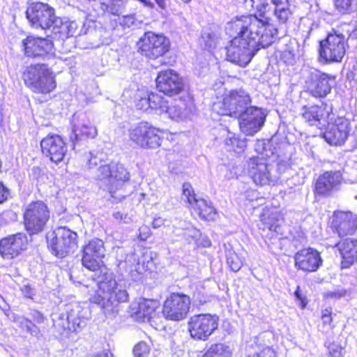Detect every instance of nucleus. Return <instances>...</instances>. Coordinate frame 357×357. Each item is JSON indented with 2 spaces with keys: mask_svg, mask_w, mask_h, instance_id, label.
<instances>
[{
  "mask_svg": "<svg viewBox=\"0 0 357 357\" xmlns=\"http://www.w3.org/2000/svg\"><path fill=\"white\" fill-rule=\"evenodd\" d=\"M265 13L259 17L242 16L235 22L238 35L226 48L227 59L240 66H247L258 50L270 46L277 38L278 29L270 24Z\"/></svg>",
  "mask_w": 357,
  "mask_h": 357,
  "instance_id": "f257e3e1",
  "label": "nucleus"
},
{
  "mask_svg": "<svg viewBox=\"0 0 357 357\" xmlns=\"http://www.w3.org/2000/svg\"><path fill=\"white\" fill-rule=\"evenodd\" d=\"M88 167L94 176V178L100 181V186L107 191L112 197L123 184L129 181L130 174L125 167L119 163L112 162L105 164L96 155L89 153Z\"/></svg>",
  "mask_w": 357,
  "mask_h": 357,
  "instance_id": "f03ea898",
  "label": "nucleus"
},
{
  "mask_svg": "<svg viewBox=\"0 0 357 357\" xmlns=\"http://www.w3.org/2000/svg\"><path fill=\"white\" fill-rule=\"evenodd\" d=\"M98 289L93 296L106 316H114L119 312V304L128 301L126 282L116 281L112 274L104 273L98 282Z\"/></svg>",
  "mask_w": 357,
  "mask_h": 357,
  "instance_id": "7ed1b4c3",
  "label": "nucleus"
},
{
  "mask_svg": "<svg viewBox=\"0 0 357 357\" xmlns=\"http://www.w3.org/2000/svg\"><path fill=\"white\" fill-rule=\"evenodd\" d=\"M25 84L33 92L49 94L56 86L55 74L45 63H38L28 66L23 73Z\"/></svg>",
  "mask_w": 357,
  "mask_h": 357,
  "instance_id": "20e7f679",
  "label": "nucleus"
},
{
  "mask_svg": "<svg viewBox=\"0 0 357 357\" xmlns=\"http://www.w3.org/2000/svg\"><path fill=\"white\" fill-rule=\"evenodd\" d=\"M348 38L337 29H333L326 39L319 45V56L324 63H340L342 61L348 47Z\"/></svg>",
  "mask_w": 357,
  "mask_h": 357,
  "instance_id": "39448f33",
  "label": "nucleus"
},
{
  "mask_svg": "<svg viewBox=\"0 0 357 357\" xmlns=\"http://www.w3.org/2000/svg\"><path fill=\"white\" fill-rule=\"evenodd\" d=\"M250 95L245 90L234 89L225 96L222 101L214 103L213 109L220 115L237 118L250 107Z\"/></svg>",
  "mask_w": 357,
  "mask_h": 357,
  "instance_id": "423d86ee",
  "label": "nucleus"
},
{
  "mask_svg": "<svg viewBox=\"0 0 357 357\" xmlns=\"http://www.w3.org/2000/svg\"><path fill=\"white\" fill-rule=\"evenodd\" d=\"M51 252L63 258L73 252L77 246V234L67 227H59L47 236Z\"/></svg>",
  "mask_w": 357,
  "mask_h": 357,
  "instance_id": "0eeeda50",
  "label": "nucleus"
},
{
  "mask_svg": "<svg viewBox=\"0 0 357 357\" xmlns=\"http://www.w3.org/2000/svg\"><path fill=\"white\" fill-rule=\"evenodd\" d=\"M23 218L24 227L29 234H38L45 229L50 218V211L44 202H32L26 206Z\"/></svg>",
  "mask_w": 357,
  "mask_h": 357,
  "instance_id": "6e6552de",
  "label": "nucleus"
},
{
  "mask_svg": "<svg viewBox=\"0 0 357 357\" xmlns=\"http://www.w3.org/2000/svg\"><path fill=\"white\" fill-rule=\"evenodd\" d=\"M138 52L149 59L155 60L162 56L170 49V41L163 34L146 31L137 43Z\"/></svg>",
  "mask_w": 357,
  "mask_h": 357,
  "instance_id": "1a4fd4ad",
  "label": "nucleus"
},
{
  "mask_svg": "<svg viewBox=\"0 0 357 357\" xmlns=\"http://www.w3.org/2000/svg\"><path fill=\"white\" fill-rule=\"evenodd\" d=\"M26 15L31 24L42 29H52L61 24V18L55 15L54 9L47 3L36 2L26 9Z\"/></svg>",
  "mask_w": 357,
  "mask_h": 357,
  "instance_id": "9d476101",
  "label": "nucleus"
},
{
  "mask_svg": "<svg viewBox=\"0 0 357 357\" xmlns=\"http://www.w3.org/2000/svg\"><path fill=\"white\" fill-rule=\"evenodd\" d=\"M190 296L183 293H172L164 301L162 314L169 321H178L186 318L190 308Z\"/></svg>",
  "mask_w": 357,
  "mask_h": 357,
  "instance_id": "9b49d317",
  "label": "nucleus"
},
{
  "mask_svg": "<svg viewBox=\"0 0 357 357\" xmlns=\"http://www.w3.org/2000/svg\"><path fill=\"white\" fill-rule=\"evenodd\" d=\"M218 317L210 314H195L188 321L190 336L197 340L205 341L218 328Z\"/></svg>",
  "mask_w": 357,
  "mask_h": 357,
  "instance_id": "f8f14e48",
  "label": "nucleus"
},
{
  "mask_svg": "<svg viewBox=\"0 0 357 357\" xmlns=\"http://www.w3.org/2000/svg\"><path fill=\"white\" fill-rule=\"evenodd\" d=\"M248 174L256 185L274 184L279 178L274 167L259 157H254L248 163Z\"/></svg>",
  "mask_w": 357,
  "mask_h": 357,
  "instance_id": "ddd939ff",
  "label": "nucleus"
},
{
  "mask_svg": "<svg viewBox=\"0 0 357 357\" xmlns=\"http://www.w3.org/2000/svg\"><path fill=\"white\" fill-rule=\"evenodd\" d=\"M305 84L310 93L315 98H324L335 85V77L317 69L309 70Z\"/></svg>",
  "mask_w": 357,
  "mask_h": 357,
  "instance_id": "4468645a",
  "label": "nucleus"
},
{
  "mask_svg": "<svg viewBox=\"0 0 357 357\" xmlns=\"http://www.w3.org/2000/svg\"><path fill=\"white\" fill-rule=\"evenodd\" d=\"M182 199L192 206L199 216L206 220H214L217 216L216 211L210 202L196 197L194 190L189 183L183 185Z\"/></svg>",
  "mask_w": 357,
  "mask_h": 357,
  "instance_id": "2eb2a0df",
  "label": "nucleus"
},
{
  "mask_svg": "<svg viewBox=\"0 0 357 357\" xmlns=\"http://www.w3.org/2000/svg\"><path fill=\"white\" fill-rule=\"evenodd\" d=\"M105 255L104 242L101 239L93 238L83 248L82 265L90 271H98L102 265V259Z\"/></svg>",
  "mask_w": 357,
  "mask_h": 357,
  "instance_id": "dca6fc26",
  "label": "nucleus"
},
{
  "mask_svg": "<svg viewBox=\"0 0 357 357\" xmlns=\"http://www.w3.org/2000/svg\"><path fill=\"white\" fill-rule=\"evenodd\" d=\"M184 86L182 77L173 70L161 71L156 78L158 90L168 96L179 94L184 90Z\"/></svg>",
  "mask_w": 357,
  "mask_h": 357,
  "instance_id": "f3484780",
  "label": "nucleus"
},
{
  "mask_svg": "<svg viewBox=\"0 0 357 357\" xmlns=\"http://www.w3.org/2000/svg\"><path fill=\"white\" fill-rule=\"evenodd\" d=\"M237 118L240 119L241 130L247 135H254L263 126L266 115L261 108L250 106L243 114Z\"/></svg>",
  "mask_w": 357,
  "mask_h": 357,
  "instance_id": "a211bd4d",
  "label": "nucleus"
},
{
  "mask_svg": "<svg viewBox=\"0 0 357 357\" xmlns=\"http://www.w3.org/2000/svg\"><path fill=\"white\" fill-rule=\"evenodd\" d=\"M43 153L55 163L61 162L67 153V146L63 138L57 134H48L40 142Z\"/></svg>",
  "mask_w": 357,
  "mask_h": 357,
  "instance_id": "6ab92c4d",
  "label": "nucleus"
},
{
  "mask_svg": "<svg viewBox=\"0 0 357 357\" xmlns=\"http://www.w3.org/2000/svg\"><path fill=\"white\" fill-rule=\"evenodd\" d=\"M24 54L33 58H46L53 55V43L51 40L33 36L22 41Z\"/></svg>",
  "mask_w": 357,
  "mask_h": 357,
  "instance_id": "aec40b11",
  "label": "nucleus"
},
{
  "mask_svg": "<svg viewBox=\"0 0 357 357\" xmlns=\"http://www.w3.org/2000/svg\"><path fill=\"white\" fill-rule=\"evenodd\" d=\"M98 135L96 127L87 119L86 114L80 116V120L75 123L69 136L73 149L83 144L87 139H93Z\"/></svg>",
  "mask_w": 357,
  "mask_h": 357,
  "instance_id": "412c9836",
  "label": "nucleus"
},
{
  "mask_svg": "<svg viewBox=\"0 0 357 357\" xmlns=\"http://www.w3.org/2000/svg\"><path fill=\"white\" fill-rule=\"evenodd\" d=\"M27 243L23 233L10 235L0 241V255L4 259H13L26 248Z\"/></svg>",
  "mask_w": 357,
  "mask_h": 357,
  "instance_id": "4be33fe9",
  "label": "nucleus"
},
{
  "mask_svg": "<svg viewBox=\"0 0 357 357\" xmlns=\"http://www.w3.org/2000/svg\"><path fill=\"white\" fill-rule=\"evenodd\" d=\"M295 267L305 272H314L322 265L319 252L312 248H303L294 255Z\"/></svg>",
  "mask_w": 357,
  "mask_h": 357,
  "instance_id": "5701e85b",
  "label": "nucleus"
},
{
  "mask_svg": "<svg viewBox=\"0 0 357 357\" xmlns=\"http://www.w3.org/2000/svg\"><path fill=\"white\" fill-rule=\"evenodd\" d=\"M350 123L344 117H337L333 123H329L324 138L331 145H341L349 136Z\"/></svg>",
  "mask_w": 357,
  "mask_h": 357,
  "instance_id": "b1692460",
  "label": "nucleus"
},
{
  "mask_svg": "<svg viewBox=\"0 0 357 357\" xmlns=\"http://www.w3.org/2000/svg\"><path fill=\"white\" fill-rule=\"evenodd\" d=\"M341 179L339 172H325L318 178L316 182L315 192L322 196L331 195L338 190Z\"/></svg>",
  "mask_w": 357,
  "mask_h": 357,
  "instance_id": "393cba45",
  "label": "nucleus"
},
{
  "mask_svg": "<svg viewBox=\"0 0 357 357\" xmlns=\"http://www.w3.org/2000/svg\"><path fill=\"white\" fill-rule=\"evenodd\" d=\"M342 257V268H349L357 262V240L345 238L335 245Z\"/></svg>",
  "mask_w": 357,
  "mask_h": 357,
  "instance_id": "a878e982",
  "label": "nucleus"
},
{
  "mask_svg": "<svg viewBox=\"0 0 357 357\" xmlns=\"http://www.w3.org/2000/svg\"><path fill=\"white\" fill-rule=\"evenodd\" d=\"M333 225L340 237L352 234L356 228V220L350 212H340L337 214Z\"/></svg>",
  "mask_w": 357,
  "mask_h": 357,
  "instance_id": "bb28decb",
  "label": "nucleus"
},
{
  "mask_svg": "<svg viewBox=\"0 0 357 357\" xmlns=\"http://www.w3.org/2000/svg\"><path fill=\"white\" fill-rule=\"evenodd\" d=\"M328 112L323 105L303 106L301 109V116L306 123L311 126L320 128L321 121L328 117Z\"/></svg>",
  "mask_w": 357,
  "mask_h": 357,
  "instance_id": "cd10ccee",
  "label": "nucleus"
},
{
  "mask_svg": "<svg viewBox=\"0 0 357 357\" xmlns=\"http://www.w3.org/2000/svg\"><path fill=\"white\" fill-rule=\"evenodd\" d=\"M83 309L77 304H70L66 306V318L71 325L70 330L78 332L86 324V319L83 314Z\"/></svg>",
  "mask_w": 357,
  "mask_h": 357,
  "instance_id": "c85d7f7f",
  "label": "nucleus"
},
{
  "mask_svg": "<svg viewBox=\"0 0 357 357\" xmlns=\"http://www.w3.org/2000/svg\"><path fill=\"white\" fill-rule=\"evenodd\" d=\"M155 309L152 301L144 299L132 305V316L139 321H144L145 319H149Z\"/></svg>",
  "mask_w": 357,
  "mask_h": 357,
  "instance_id": "c756f323",
  "label": "nucleus"
},
{
  "mask_svg": "<svg viewBox=\"0 0 357 357\" xmlns=\"http://www.w3.org/2000/svg\"><path fill=\"white\" fill-rule=\"evenodd\" d=\"M162 135L163 132L161 130L153 127L149 123V129H147V133L144 136L145 142H147V144L142 145L141 147L154 149L160 146Z\"/></svg>",
  "mask_w": 357,
  "mask_h": 357,
  "instance_id": "7c9ffc66",
  "label": "nucleus"
},
{
  "mask_svg": "<svg viewBox=\"0 0 357 357\" xmlns=\"http://www.w3.org/2000/svg\"><path fill=\"white\" fill-rule=\"evenodd\" d=\"M149 129V123L147 122H142L130 130L129 136L130 139L139 146L146 144L144 136L147 133Z\"/></svg>",
  "mask_w": 357,
  "mask_h": 357,
  "instance_id": "2f4dec72",
  "label": "nucleus"
},
{
  "mask_svg": "<svg viewBox=\"0 0 357 357\" xmlns=\"http://www.w3.org/2000/svg\"><path fill=\"white\" fill-rule=\"evenodd\" d=\"M227 136L225 139V144L229 151L235 152H242L246 146V142L245 139L236 137L235 134L226 130Z\"/></svg>",
  "mask_w": 357,
  "mask_h": 357,
  "instance_id": "473e14b6",
  "label": "nucleus"
},
{
  "mask_svg": "<svg viewBox=\"0 0 357 357\" xmlns=\"http://www.w3.org/2000/svg\"><path fill=\"white\" fill-rule=\"evenodd\" d=\"M15 322L23 331L32 336L38 337L40 334L39 328L31 320L24 316H18L15 318Z\"/></svg>",
  "mask_w": 357,
  "mask_h": 357,
  "instance_id": "72a5a7b5",
  "label": "nucleus"
},
{
  "mask_svg": "<svg viewBox=\"0 0 357 357\" xmlns=\"http://www.w3.org/2000/svg\"><path fill=\"white\" fill-rule=\"evenodd\" d=\"M231 351L229 347L222 343L212 344L202 357H231Z\"/></svg>",
  "mask_w": 357,
  "mask_h": 357,
  "instance_id": "f704fd0d",
  "label": "nucleus"
},
{
  "mask_svg": "<svg viewBox=\"0 0 357 357\" xmlns=\"http://www.w3.org/2000/svg\"><path fill=\"white\" fill-rule=\"evenodd\" d=\"M128 0H109L108 3H102L103 10L112 15L119 16L125 12V6Z\"/></svg>",
  "mask_w": 357,
  "mask_h": 357,
  "instance_id": "c9c22d12",
  "label": "nucleus"
},
{
  "mask_svg": "<svg viewBox=\"0 0 357 357\" xmlns=\"http://www.w3.org/2000/svg\"><path fill=\"white\" fill-rule=\"evenodd\" d=\"M77 29V24L75 22H63L62 19H61V24H58V26L54 27L53 31L68 38L73 36L75 34Z\"/></svg>",
  "mask_w": 357,
  "mask_h": 357,
  "instance_id": "e433bc0d",
  "label": "nucleus"
},
{
  "mask_svg": "<svg viewBox=\"0 0 357 357\" xmlns=\"http://www.w3.org/2000/svg\"><path fill=\"white\" fill-rule=\"evenodd\" d=\"M335 10L342 15L353 13L357 5V0H333Z\"/></svg>",
  "mask_w": 357,
  "mask_h": 357,
  "instance_id": "4c0bfd02",
  "label": "nucleus"
},
{
  "mask_svg": "<svg viewBox=\"0 0 357 357\" xmlns=\"http://www.w3.org/2000/svg\"><path fill=\"white\" fill-rule=\"evenodd\" d=\"M151 109L158 110L160 114L167 109V104L168 101L165 99L161 95L157 93H149Z\"/></svg>",
  "mask_w": 357,
  "mask_h": 357,
  "instance_id": "58836bf2",
  "label": "nucleus"
},
{
  "mask_svg": "<svg viewBox=\"0 0 357 357\" xmlns=\"http://www.w3.org/2000/svg\"><path fill=\"white\" fill-rule=\"evenodd\" d=\"M227 264L234 272H238L243 266V261L233 250H228L226 253Z\"/></svg>",
  "mask_w": 357,
  "mask_h": 357,
  "instance_id": "ea45409f",
  "label": "nucleus"
},
{
  "mask_svg": "<svg viewBox=\"0 0 357 357\" xmlns=\"http://www.w3.org/2000/svg\"><path fill=\"white\" fill-rule=\"evenodd\" d=\"M53 321L54 329L59 335H63L67 330L71 331V325L66 319L64 313L60 314L57 319L54 318Z\"/></svg>",
  "mask_w": 357,
  "mask_h": 357,
  "instance_id": "a19ab883",
  "label": "nucleus"
},
{
  "mask_svg": "<svg viewBox=\"0 0 357 357\" xmlns=\"http://www.w3.org/2000/svg\"><path fill=\"white\" fill-rule=\"evenodd\" d=\"M218 40V36L212 31L206 30L203 31L201 36V45L204 46L206 49H211L215 46Z\"/></svg>",
  "mask_w": 357,
  "mask_h": 357,
  "instance_id": "79ce46f5",
  "label": "nucleus"
},
{
  "mask_svg": "<svg viewBox=\"0 0 357 357\" xmlns=\"http://www.w3.org/2000/svg\"><path fill=\"white\" fill-rule=\"evenodd\" d=\"M274 13L277 19L282 23H285L291 14L287 3L277 5L275 7Z\"/></svg>",
  "mask_w": 357,
  "mask_h": 357,
  "instance_id": "37998d69",
  "label": "nucleus"
},
{
  "mask_svg": "<svg viewBox=\"0 0 357 357\" xmlns=\"http://www.w3.org/2000/svg\"><path fill=\"white\" fill-rule=\"evenodd\" d=\"M166 107L167 109L164 110L163 113L168 114V116L170 119L177 120L181 117L182 108L180 106L176 104L169 105L168 102Z\"/></svg>",
  "mask_w": 357,
  "mask_h": 357,
  "instance_id": "c03bdc74",
  "label": "nucleus"
},
{
  "mask_svg": "<svg viewBox=\"0 0 357 357\" xmlns=\"http://www.w3.org/2000/svg\"><path fill=\"white\" fill-rule=\"evenodd\" d=\"M150 347L145 342H140L133 348L135 357H148Z\"/></svg>",
  "mask_w": 357,
  "mask_h": 357,
  "instance_id": "a18cd8bd",
  "label": "nucleus"
},
{
  "mask_svg": "<svg viewBox=\"0 0 357 357\" xmlns=\"http://www.w3.org/2000/svg\"><path fill=\"white\" fill-rule=\"evenodd\" d=\"M193 298L201 304L206 303L208 300V296L205 294L204 288L202 287L196 288L193 293Z\"/></svg>",
  "mask_w": 357,
  "mask_h": 357,
  "instance_id": "49530a36",
  "label": "nucleus"
},
{
  "mask_svg": "<svg viewBox=\"0 0 357 357\" xmlns=\"http://www.w3.org/2000/svg\"><path fill=\"white\" fill-rule=\"evenodd\" d=\"M267 145L269 146V143H266L264 140H258L255 144V149L257 153L262 156L261 158H264V157H269L266 147Z\"/></svg>",
  "mask_w": 357,
  "mask_h": 357,
  "instance_id": "de8ad7c7",
  "label": "nucleus"
},
{
  "mask_svg": "<svg viewBox=\"0 0 357 357\" xmlns=\"http://www.w3.org/2000/svg\"><path fill=\"white\" fill-rule=\"evenodd\" d=\"M149 94L137 100L136 107L137 109L147 111L151 109Z\"/></svg>",
  "mask_w": 357,
  "mask_h": 357,
  "instance_id": "09e8293b",
  "label": "nucleus"
},
{
  "mask_svg": "<svg viewBox=\"0 0 357 357\" xmlns=\"http://www.w3.org/2000/svg\"><path fill=\"white\" fill-rule=\"evenodd\" d=\"M29 314L32 319V322L36 324V325L41 324L45 320V316L38 310H31Z\"/></svg>",
  "mask_w": 357,
  "mask_h": 357,
  "instance_id": "8fccbe9b",
  "label": "nucleus"
},
{
  "mask_svg": "<svg viewBox=\"0 0 357 357\" xmlns=\"http://www.w3.org/2000/svg\"><path fill=\"white\" fill-rule=\"evenodd\" d=\"M21 291L23 295L28 298H33L35 294L34 289L29 284H24L22 287Z\"/></svg>",
  "mask_w": 357,
  "mask_h": 357,
  "instance_id": "3c124183",
  "label": "nucleus"
},
{
  "mask_svg": "<svg viewBox=\"0 0 357 357\" xmlns=\"http://www.w3.org/2000/svg\"><path fill=\"white\" fill-rule=\"evenodd\" d=\"M321 320L324 324H331L332 322L331 309H325L322 311Z\"/></svg>",
  "mask_w": 357,
  "mask_h": 357,
  "instance_id": "603ef678",
  "label": "nucleus"
},
{
  "mask_svg": "<svg viewBox=\"0 0 357 357\" xmlns=\"http://www.w3.org/2000/svg\"><path fill=\"white\" fill-rule=\"evenodd\" d=\"M112 216L118 222L127 223L130 220V218H128L127 215H125L119 211L114 212Z\"/></svg>",
  "mask_w": 357,
  "mask_h": 357,
  "instance_id": "864d4df0",
  "label": "nucleus"
},
{
  "mask_svg": "<svg viewBox=\"0 0 357 357\" xmlns=\"http://www.w3.org/2000/svg\"><path fill=\"white\" fill-rule=\"evenodd\" d=\"M341 351L342 347L339 344H331L328 346V353L333 357H335L337 354H340Z\"/></svg>",
  "mask_w": 357,
  "mask_h": 357,
  "instance_id": "5fc2aeb1",
  "label": "nucleus"
},
{
  "mask_svg": "<svg viewBox=\"0 0 357 357\" xmlns=\"http://www.w3.org/2000/svg\"><path fill=\"white\" fill-rule=\"evenodd\" d=\"M294 296L296 298L301 302L302 307H305L307 305V299L305 296L301 294L299 286L297 287L296 290L294 292Z\"/></svg>",
  "mask_w": 357,
  "mask_h": 357,
  "instance_id": "6e6d98bb",
  "label": "nucleus"
},
{
  "mask_svg": "<svg viewBox=\"0 0 357 357\" xmlns=\"http://www.w3.org/2000/svg\"><path fill=\"white\" fill-rule=\"evenodd\" d=\"M345 294L346 291L344 290L328 291L326 294V297L332 298H339L344 296Z\"/></svg>",
  "mask_w": 357,
  "mask_h": 357,
  "instance_id": "4d7b16f0",
  "label": "nucleus"
},
{
  "mask_svg": "<svg viewBox=\"0 0 357 357\" xmlns=\"http://www.w3.org/2000/svg\"><path fill=\"white\" fill-rule=\"evenodd\" d=\"M8 195V192L4 185L0 183V204L3 202Z\"/></svg>",
  "mask_w": 357,
  "mask_h": 357,
  "instance_id": "13d9d810",
  "label": "nucleus"
},
{
  "mask_svg": "<svg viewBox=\"0 0 357 357\" xmlns=\"http://www.w3.org/2000/svg\"><path fill=\"white\" fill-rule=\"evenodd\" d=\"M282 57L284 60V61L289 64H292L294 61V56L291 52H283Z\"/></svg>",
  "mask_w": 357,
  "mask_h": 357,
  "instance_id": "bf43d9fd",
  "label": "nucleus"
},
{
  "mask_svg": "<svg viewBox=\"0 0 357 357\" xmlns=\"http://www.w3.org/2000/svg\"><path fill=\"white\" fill-rule=\"evenodd\" d=\"M165 220L160 217L155 218L152 222V226L153 228L158 229L165 224Z\"/></svg>",
  "mask_w": 357,
  "mask_h": 357,
  "instance_id": "052dcab7",
  "label": "nucleus"
},
{
  "mask_svg": "<svg viewBox=\"0 0 357 357\" xmlns=\"http://www.w3.org/2000/svg\"><path fill=\"white\" fill-rule=\"evenodd\" d=\"M288 168H289V165L287 162H280L278 164V169L275 171L279 174H281L282 172H284Z\"/></svg>",
  "mask_w": 357,
  "mask_h": 357,
  "instance_id": "680f3d73",
  "label": "nucleus"
},
{
  "mask_svg": "<svg viewBox=\"0 0 357 357\" xmlns=\"http://www.w3.org/2000/svg\"><path fill=\"white\" fill-rule=\"evenodd\" d=\"M93 357H113V355L109 351H102L101 353L97 354Z\"/></svg>",
  "mask_w": 357,
  "mask_h": 357,
  "instance_id": "e2e57ef3",
  "label": "nucleus"
},
{
  "mask_svg": "<svg viewBox=\"0 0 357 357\" xmlns=\"http://www.w3.org/2000/svg\"><path fill=\"white\" fill-rule=\"evenodd\" d=\"M268 228H269L270 231H273L276 233H278L280 230V226L278 225H275V224L270 225Z\"/></svg>",
  "mask_w": 357,
  "mask_h": 357,
  "instance_id": "0e129e2a",
  "label": "nucleus"
},
{
  "mask_svg": "<svg viewBox=\"0 0 357 357\" xmlns=\"http://www.w3.org/2000/svg\"><path fill=\"white\" fill-rule=\"evenodd\" d=\"M158 6L162 9L166 7V0H155Z\"/></svg>",
  "mask_w": 357,
  "mask_h": 357,
  "instance_id": "69168bd1",
  "label": "nucleus"
},
{
  "mask_svg": "<svg viewBox=\"0 0 357 357\" xmlns=\"http://www.w3.org/2000/svg\"><path fill=\"white\" fill-rule=\"evenodd\" d=\"M271 1L275 5V7H276L277 5H278V4L287 3L286 0H271Z\"/></svg>",
  "mask_w": 357,
  "mask_h": 357,
  "instance_id": "338daca9",
  "label": "nucleus"
},
{
  "mask_svg": "<svg viewBox=\"0 0 357 357\" xmlns=\"http://www.w3.org/2000/svg\"><path fill=\"white\" fill-rule=\"evenodd\" d=\"M148 237V235L146 234L145 233H143L142 231V229H139V238L142 240V241H145Z\"/></svg>",
  "mask_w": 357,
  "mask_h": 357,
  "instance_id": "774afa93",
  "label": "nucleus"
}]
</instances>
